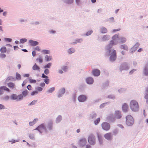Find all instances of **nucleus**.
I'll return each instance as SVG.
<instances>
[{
  "mask_svg": "<svg viewBox=\"0 0 148 148\" xmlns=\"http://www.w3.org/2000/svg\"><path fill=\"white\" fill-rule=\"evenodd\" d=\"M137 69H134L131 70L130 71L129 73L130 75H132L134 72L136 71Z\"/></svg>",
  "mask_w": 148,
  "mask_h": 148,
  "instance_id": "338daca9",
  "label": "nucleus"
},
{
  "mask_svg": "<svg viewBox=\"0 0 148 148\" xmlns=\"http://www.w3.org/2000/svg\"><path fill=\"white\" fill-rule=\"evenodd\" d=\"M130 68V64L127 62H123L119 67L120 71L122 72L123 71H127Z\"/></svg>",
  "mask_w": 148,
  "mask_h": 148,
  "instance_id": "39448f33",
  "label": "nucleus"
},
{
  "mask_svg": "<svg viewBox=\"0 0 148 148\" xmlns=\"http://www.w3.org/2000/svg\"><path fill=\"white\" fill-rule=\"evenodd\" d=\"M62 69L64 72L67 71L68 69V67L66 66H63L61 67Z\"/></svg>",
  "mask_w": 148,
  "mask_h": 148,
  "instance_id": "864d4df0",
  "label": "nucleus"
},
{
  "mask_svg": "<svg viewBox=\"0 0 148 148\" xmlns=\"http://www.w3.org/2000/svg\"><path fill=\"white\" fill-rule=\"evenodd\" d=\"M87 99V97L84 95H81L78 97V101L80 102H84Z\"/></svg>",
  "mask_w": 148,
  "mask_h": 148,
  "instance_id": "9d476101",
  "label": "nucleus"
},
{
  "mask_svg": "<svg viewBox=\"0 0 148 148\" xmlns=\"http://www.w3.org/2000/svg\"><path fill=\"white\" fill-rule=\"evenodd\" d=\"M64 4L67 5H71L74 2V0H61Z\"/></svg>",
  "mask_w": 148,
  "mask_h": 148,
  "instance_id": "f3484780",
  "label": "nucleus"
},
{
  "mask_svg": "<svg viewBox=\"0 0 148 148\" xmlns=\"http://www.w3.org/2000/svg\"><path fill=\"white\" fill-rule=\"evenodd\" d=\"M108 21L110 23H113L114 22V17H112L109 18Z\"/></svg>",
  "mask_w": 148,
  "mask_h": 148,
  "instance_id": "49530a36",
  "label": "nucleus"
},
{
  "mask_svg": "<svg viewBox=\"0 0 148 148\" xmlns=\"http://www.w3.org/2000/svg\"><path fill=\"white\" fill-rule=\"evenodd\" d=\"M75 4L77 5H79L81 3V0H75Z\"/></svg>",
  "mask_w": 148,
  "mask_h": 148,
  "instance_id": "13d9d810",
  "label": "nucleus"
},
{
  "mask_svg": "<svg viewBox=\"0 0 148 148\" xmlns=\"http://www.w3.org/2000/svg\"><path fill=\"white\" fill-rule=\"evenodd\" d=\"M126 90V89L125 88H121L118 89V91L119 93H121L125 92Z\"/></svg>",
  "mask_w": 148,
  "mask_h": 148,
  "instance_id": "ea45409f",
  "label": "nucleus"
},
{
  "mask_svg": "<svg viewBox=\"0 0 148 148\" xmlns=\"http://www.w3.org/2000/svg\"><path fill=\"white\" fill-rule=\"evenodd\" d=\"M51 64V63H49L46 65H45L44 67V69H47V68H49L50 67Z\"/></svg>",
  "mask_w": 148,
  "mask_h": 148,
  "instance_id": "5fc2aeb1",
  "label": "nucleus"
},
{
  "mask_svg": "<svg viewBox=\"0 0 148 148\" xmlns=\"http://www.w3.org/2000/svg\"><path fill=\"white\" fill-rule=\"evenodd\" d=\"M76 50L73 47L67 50V52L69 54L71 55L75 52Z\"/></svg>",
  "mask_w": 148,
  "mask_h": 148,
  "instance_id": "393cba45",
  "label": "nucleus"
},
{
  "mask_svg": "<svg viewBox=\"0 0 148 148\" xmlns=\"http://www.w3.org/2000/svg\"><path fill=\"white\" fill-rule=\"evenodd\" d=\"M44 81L46 84H48L49 83V79L48 78H45L44 79Z\"/></svg>",
  "mask_w": 148,
  "mask_h": 148,
  "instance_id": "0e129e2a",
  "label": "nucleus"
},
{
  "mask_svg": "<svg viewBox=\"0 0 148 148\" xmlns=\"http://www.w3.org/2000/svg\"><path fill=\"white\" fill-rule=\"evenodd\" d=\"M86 83L88 84H92L94 82V79L92 77H88L86 78Z\"/></svg>",
  "mask_w": 148,
  "mask_h": 148,
  "instance_id": "a211bd4d",
  "label": "nucleus"
},
{
  "mask_svg": "<svg viewBox=\"0 0 148 148\" xmlns=\"http://www.w3.org/2000/svg\"><path fill=\"white\" fill-rule=\"evenodd\" d=\"M119 43L121 44L125 43L126 41V39L123 37H121L119 38Z\"/></svg>",
  "mask_w": 148,
  "mask_h": 148,
  "instance_id": "b1692460",
  "label": "nucleus"
},
{
  "mask_svg": "<svg viewBox=\"0 0 148 148\" xmlns=\"http://www.w3.org/2000/svg\"><path fill=\"white\" fill-rule=\"evenodd\" d=\"M4 39L5 41H7L9 42H11L12 41V39L10 38H5Z\"/></svg>",
  "mask_w": 148,
  "mask_h": 148,
  "instance_id": "774afa93",
  "label": "nucleus"
},
{
  "mask_svg": "<svg viewBox=\"0 0 148 148\" xmlns=\"http://www.w3.org/2000/svg\"><path fill=\"white\" fill-rule=\"evenodd\" d=\"M37 100H34L28 104V106H31L35 105L37 102Z\"/></svg>",
  "mask_w": 148,
  "mask_h": 148,
  "instance_id": "09e8293b",
  "label": "nucleus"
},
{
  "mask_svg": "<svg viewBox=\"0 0 148 148\" xmlns=\"http://www.w3.org/2000/svg\"><path fill=\"white\" fill-rule=\"evenodd\" d=\"M112 48H109L105 47V50L106 52L105 55L106 56H110L109 60L112 62H113L115 61L117 58L116 52V50L114 49H112Z\"/></svg>",
  "mask_w": 148,
  "mask_h": 148,
  "instance_id": "f03ea898",
  "label": "nucleus"
},
{
  "mask_svg": "<svg viewBox=\"0 0 148 148\" xmlns=\"http://www.w3.org/2000/svg\"><path fill=\"white\" fill-rule=\"evenodd\" d=\"M27 41V39L25 38H23L21 39L20 40V43H24Z\"/></svg>",
  "mask_w": 148,
  "mask_h": 148,
  "instance_id": "8fccbe9b",
  "label": "nucleus"
},
{
  "mask_svg": "<svg viewBox=\"0 0 148 148\" xmlns=\"http://www.w3.org/2000/svg\"><path fill=\"white\" fill-rule=\"evenodd\" d=\"M122 108L123 111L124 112L126 113L128 111V106L126 103H125L122 105Z\"/></svg>",
  "mask_w": 148,
  "mask_h": 148,
  "instance_id": "6ab92c4d",
  "label": "nucleus"
},
{
  "mask_svg": "<svg viewBox=\"0 0 148 148\" xmlns=\"http://www.w3.org/2000/svg\"><path fill=\"white\" fill-rule=\"evenodd\" d=\"M65 92V89L64 88H62L60 89L58 92L57 97L58 98L62 97Z\"/></svg>",
  "mask_w": 148,
  "mask_h": 148,
  "instance_id": "f8f14e48",
  "label": "nucleus"
},
{
  "mask_svg": "<svg viewBox=\"0 0 148 148\" xmlns=\"http://www.w3.org/2000/svg\"><path fill=\"white\" fill-rule=\"evenodd\" d=\"M36 60L38 61L40 63H42L43 62V60L41 56H39L38 58H37L36 59Z\"/></svg>",
  "mask_w": 148,
  "mask_h": 148,
  "instance_id": "de8ad7c7",
  "label": "nucleus"
},
{
  "mask_svg": "<svg viewBox=\"0 0 148 148\" xmlns=\"http://www.w3.org/2000/svg\"><path fill=\"white\" fill-rule=\"evenodd\" d=\"M143 73L145 76H148V63L145 64L144 67Z\"/></svg>",
  "mask_w": 148,
  "mask_h": 148,
  "instance_id": "aec40b11",
  "label": "nucleus"
},
{
  "mask_svg": "<svg viewBox=\"0 0 148 148\" xmlns=\"http://www.w3.org/2000/svg\"><path fill=\"white\" fill-rule=\"evenodd\" d=\"M62 120V116L61 115H58L56 119V122L57 123H59Z\"/></svg>",
  "mask_w": 148,
  "mask_h": 148,
  "instance_id": "2f4dec72",
  "label": "nucleus"
},
{
  "mask_svg": "<svg viewBox=\"0 0 148 148\" xmlns=\"http://www.w3.org/2000/svg\"><path fill=\"white\" fill-rule=\"evenodd\" d=\"M109 81L107 80L103 84L102 87L103 88L107 87L109 85Z\"/></svg>",
  "mask_w": 148,
  "mask_h": 148,
  "instance_id": "473e14b6",
  "label": "nucleus"
},
{
  "mask_svg": "<svg viewBox=\"0 0 148 148\" xmlns=\"http://www.w3.org/2000/svg\"><path fill=\"white\" fill-rule=\"evenodd\" d=\"M88 140L89 143L91 145H94L96 144V140L95 136L93 134H90L88 137Z\"/></svg>",
  "mask_w": 148,
  "mask_h": 148,
  "instance_id": "6e6552de",
  "label": "nucleus"
},
{
  "mask_svg": "<svg viewBox=\"0 0 148 148\" xmlns=\"http://www.w3.org/2000/svg\"><path fill=\"white\" fill-rule=\"evenodd\" d=\"M119 48L121 49H123L126 51L128 50V48L127 45L125 44L119 46Z\"/></svg>",
  "mask_w": 148,
  "mask_h": 148,
  "instance_id": "c85d7f7f",
  "label": "nucleus"
},
{
  "mask_svg": "<svg viewBox=\"0 0 148 148\" xmlns=\"http://www.w3.org/2000/svg\"><path fill=\"white\" fill-rule=\"evenodd\" d=\"M97 116L96 113L94 112H92L90 114L89 119H94Z\"/></svg>",
  "mask_w": 148,
  "mask_h": 148,
  "instance_id": "5701e85b",
  "label": "nucleus"
},
{
  "mask_svg": "<svg viewBox=\"0 0 148 148\" xmlns=\"http://www.w3.org/2000/svg\"><path fill=\"white\" fill-rule=\"evenodd\" d=\"M0 51L1 53H4L7 51V49L5 47H2L1 48Z\"/></svg>",
  "mask_w": 148,
  "mask_h": 148,
  "instance_id": "e433bc0d",
  "label": "nucleus"
},
{
  "mask_svg": "<svg viewBox=\"0 0 148 148\" xmlns=\"http://www.w3.org/2000/svg\"><path fill=\"white\" fill-rule=\"evenodd\" d=\"M110 102L108 101L106 103H104L101 104L99 106V107L100 108H103L104 107L106 106L107 105H108L110 104Z\"/></svg>",
  "mask_w": 148,
  "mask_h": 148,
  "instance_id": "f704fd0d",
  "label": "nucleus"
},
{
  "mask_svg": "<svg viewBox=\"0 0 148 148\" xmlns=\"http://www.w3.org/2000/svg\"><path fill=\"white\" fill-rule=\"evenodd\" d=\"M15 80V78L14 77H13L11 76H9L8 77V78L6 79V82H9V81H13Z\"/></svg>",
  "mask_w": 148,
  "mask_h": 148,
  "instance_id": "72a5a7b5",
  "label": "nucleus"
},
{
  "mask_svg": "<svg viewBox=\"0 0 148 148\" xmlns=\"http://www.w3.org/2000/svg\"><path fill=\"white\" fill-rule=\"evenodd\" d=\"M45 59L47 62L51 61L52 59V57L51 56H48V55H46L45 57Z\"/></svg>",
  "mask_w": 148,
  "mask_h": 148,
  "instance_id": "4c0bfd02",
  "label": "nucleus"
},
{
  "mask_svg": "<svg viewBox=\"0 0 148 148\" xmlns=\"http://www.w3.org/2000/svg\"><path fill=\"white\" fill-rule=\"evenodd\" d=\"M119 132V130L117 128L114 129L112 132L114 136L116 135Z\"/></svg>",
  "mask_w": 148,
  "mask_h": 148,
  "instance_id": "c03bdc74",
  "label": "nucleus"
},
{
  "mask_svg": "<svg viewBox=\"0 0 148 148\" xmlns=\"http://www.w3.org/2000/svg\"><path fill=\"white\" fill-rule=\"evenodd\" d=\"M119 38L118 34H116L114 35L112 37V40L110 41V43L106 45L105 47L112 48L113 45H116L117 44L118 42L117 40Z\"/></svg>",
  "mask_w": 148,
  "mask_h": 148,
  "instance_id": "7ed1b4c3",
  "label": "nucleus"
},
{
  "mask_svg": "<svg viewBox=\"0 0 148 148\" xmlns=\"http://www.w3.org/2000/svg\"><path fill=\"white\" fill-rule=\"evenodd\" d=\"M28 91L27 90H26L24 91H23L22 92V95H23V97H26L28 93Z\"/></svg>",
  "mask_w": 148,
  "mask_h": 148,
  "instance_id": "a18cd8bd",
  "label": "nucleus"
},
{
  "mask_svg": "<svg viewBox=\"0 0 148 148\" xmlns=\"http://www.w3.org/2000/svg\"><path fill=\"white\" fill-rule=\"evenodd\" d=\"M144 98L146 100V103L147 104H148V94L145 95Z\"/></svg>",
  "mask_w": 148,
  "mask_h": 148,
  "instance_id": "69168bd1",
  "label": "nucleus"
},
{
  "mask_svg": "<svg viewBox=\"0 0 148 148\" xmlns=\"http://www.w3.org/2000/svg\"><path fill=\"white\" fill-rule=\"evenodd\" d=\"M130 107L131 110L134 112H137L139 109L138 102L135 100L131 101L130 104Z\"/></svg>",
  "mask_w": 148,
  "mask_h": 148,
  "instance_id": "20e7f679",
  "label": "nucleus"
},
{
  "mask_svg": "<svg viewBox=\"0 0 148 148\" xmlns=\"http://www.w3.org/2000/svg\"><path fill=\"white\" fill-rule=\"evenodd\" d=\"M38 92L37 90H35L33 91L31 93V95L32 96H34V95H37L38 94Z\"/></svg>",
  "mask_w": 148,
  "mask_h": 148,
  "instance_id": "bf43d9fd",
  "label": "nucleus"
},
{
  "mask_svg": "<svg viewBox=\"0 0 148 148\" xmlns=\"http://www.w3.org/2000/svg\"><path fill=\"white\" fill-rule=\"evenodd\" d=\"M140 46V44L139 42H136L133 46L136 49H137Z\"/></svg>",
  "mask_w": 148,
  "mask_h": 148,
  "instance_id": "e2e57ef3",
  "label": "nucleus"
},
{
  "mask_svg": "<svg viewBox=\"0 0 148 148\" xmlns=\"http://www.w3.org/2000/svg\"><path fill=\"white\" fill-rule=\"evenodd\" d=\"M55 90V87H51L50 88V89H48L47 92L48 93H51L53 92Z\"/></svg>",
  "mask_w": 148,
  "mask_h": 148,
  "instance_id": "58836bf2",
  "label": "nucleus"
},
{
  "mask_svg": "<svg viewBox=\"0 0 148 148\" xmlns=\"http://www.w3.org/2000/svg\"><path fill=\"white\" fill-rule=\"evenodd\" d=\"M18 140H15L14 139H12L11 140H9V142H10L11 143V144L14 143L16 142H18Z\"/></svg>",
  "mask_w": 148,
  "mask_h": 148,
  "instance_id": "052dcab7",
  "label": "nucleus"
},
{
  "mask_svg": "<svg viewBox=\"0 0 148 148\" xmlns=\"http://www.w3.org/2000/svg\"><path fill=\"white\" fill-rule=\"evenodd\" d=\"M87 143L86 139L85 138H82L80 139L79 141V144L81 147L85 146Z\"/></svg>",
  "mask_w": 148,
  "mask_h": 148,
  "instance_id": "ddd939ff",
  "label": "nucleus"
},
{
  "mask_svg": "<svg viewBox=\"0 0 148 148\" xmlns=\"http://www.w3.org/2000/svg\"><path fill=\"white\" fill-rule=\"evenodd\" d=\"M105 138L108 140H111L113 138V135L111 132H109L104 134Z\"/></svg>",
  "mask_w": 148,
  "mask_h": 148,
  "instance_id": "9b49d317",
  "label": "nucleus"
},
{
  "mask_svg": "<svg viewBox=\"0 0 148 148\" xmlns=\"http://www.w3.org/2000/svg\"><path fill=\"white\" fill-rule=\"evenodd\" d=\"M41 52L45 54H49L50 53V51L49 50H43L41 51Z\"/></svg>",
  "mask_w": 148,
  "mask_h": 148,
  "instance_id": "37998d69",
  "label": "nucleus"
},
{
  "mask_svg": "<svg viewBox=\"0 0 148 148\" xmlns=\"http://www.w3.org/2000/svg\"><path fill=\"white\" fill-rule=\"evenodd\" d=\"M115 115L116 118L117 119H120L122 117L121 112L119 110H117L115 111Z\"/></svg>",
  "mask_w": 148,
  "mask_h": 148,
  "instance_id": "412c9836",
  "label": "nucleus"
},
{
  "mask_svg": "<svg viewBox=\"0 0 148 148\" xmlns=\"http://www.w3.org/2000/svg\"><path fill=\"white\" fill-rule=\"evenodd\" d=\"M134 121L132 116L131 115H128L126 117V123L127 125L131 126L134 124Z\"/></svg>",
  "mask_w": 148,
  "mask_h": 148,
  "instance_id": "0eeeda50",
  "label": "nucleus"
},
{
  "mask_svg": "<svg viewBox=\"0 0 148 148\" xmlns=\"http://www.w3.org/2000/svg\"><path fill=\"white\" fill-rule=\"evenodd\" d=\"M110 38V36L109 35L106 34L103 36L101 39V42L106 41L109 40Z\"/></svg>",
  "mask_w": 148,
  "mask_h": 148,
  "instance_id": "dca6fc26",
  "label": "nucleus"
},
{
  "mask_svg": "<svg viewBox=\"0 0 148 148\" xmlns=\"http://www.w3.org/2000/svg\"><path fill=\"white\" fill-rule=\"evenodd\" d=\"M102 129L105 131H108L110 128V124L107 122H104L101 125Z\"/></svg>",
  "mask_w": 148,
  "mask_h": 148,
  "instance_id": "1a4fd4ad",
  "label": "nucleus"
},
{
  "mask_svg": "<svg viewBox=\"0 0 148 148\" xmlns=\"http://www.w3.org/2000/svg\"><path fill=\"white\" fill-rule=\"evenodd\" d=\"M108 121L110 122H113L115 121V118L114 116L110 115L107 118Z\"/></svg>",
  "mask_w": 148,
  "mask_h": 148,
  "instance_id": "cd10ccee",
  "label": "nucleus"
},
{
  "mask_svg": "<svg viewBox=\"0 0 148 148\" xmlns=\"http://www.w3.org/2000/svg\"><path fill=\"white\" fill-rule=\"evenodd\" d=\"M108 98L111 99H115V95H108L107 97Z\"/></svg>",
  "mask_w": 148,
  "mask_h": 148,
  "instance_id": "4d7b16f0",
  "label": "nucleus"
},
{
  "mask_svg": "<svg viewBox=\"0 0 148 148\" xmlns=\"http://www.w3.org/2000/svg\"><path fill=\"white\" fill-rule=\"evenodd\" d=\"M10 98L11 100H15L16 101H18L23 100V97L21 94L17 95L16 94H14L11 95Z\"/></svg>",
  "mask_w": 148,
  "mask_h": 148,
  "instance_id": "423d86ee",
  "label": "nucleus"
},
{
  "mask_svg": "<svg viewBox=\"0 0 148 148\" xmlns=\"http://www.w3.org/2000/svg\"><path fill=\"white\" fill-rule=\"evenodd\" d=\"M93 32L92 30H91L87 32L86 34H85L84 36H88L90 35Z\"/></svg>",
  "mask_w": 148,
  "mask_h": 148,
  "instance_id": "a19ab883",
  "label": "nucleus"
},
{
  "mask_svg": "<svg viewBox=\"0 0 148 148\" xmlns=\"http://www.w3.org/2000/svg\"><path fill=\"white\" fill-rule=\"evenodd\" d=\"M100 32L102 34L106 33L108 32L107 28L103 26H102L100 27Z\"/></svg>",
  "mask_w": 148,
  "mask_h": 148,
  "instance_id": "a878e982",
  "label": "nucleus"
},
{
  "mask_svg": "<svg viewBox=\"0 0 148 148\" xmlns=\"http://www.w3.org/2000/svg\"><path fill=\"white\" fill-rule=\"evenodd\" d=\"M7 85L9 88L12 89L15 88V84L13 82H11L8 83Z\"/></svg>",
  "mask_w": 148,
  "mask_h": 148,
  "instance_id": "c756f323",
  "label": "nucleus"
},
{
  "mask_svg": "<svg viewBox=\"0 0 148 148\" xmlns=\"http://www.w3.org/2000/svg\"><path fill=\"white\" fill-rule=\"evenodd\" d=\"M83 39L82 38L76 39L75 40V41L71 42V44L72 45H76L77 42H82L83 41Z\"/></svg>",
  "mask_w": 148,
  "mask_h": 148,
  "instance_id": "bb28decb",
  "label": "nucleus"
},
{
  "mask_svg": "<svg viewBox=\"0 0 148 148\" xmlns=\"http://www.w3.org/2000/svg\"><path fill=\"white\" fill-rule=\"evenodd\" d=\"M32 69L34 71H40V68L36 63H35L32 67Z\"/></svg>",
  "mask_w": 148,
  "mask_h": 148,
  "instance_id": "7c9ffc66",
  "label": "nucleus"
},
{
  "mask_svg": "<svg viewBox=\"0 0 148 148\" xmlns=\"http://www.w3.org/2000/svg\"><path fill=\"white\" fill-rule=\"evenodd\" d=\"M29 137L30 139L34 140L35 139L34 135L32 134H30L29 135Z\"/></svg>",
  "mask_w": 148,
  "mask_h": 148,
  "instance_id": "6e6d98bb",
  "label": "nucleus"
},
{
  "mask_svg": "<svg viewBox=\"0 0 148 148\" xmlns=\"http://www.w3.org/2000/svg\"><path fill=\"white\" fill-rule=\"evenodd\" d=\"M136 49L134 46H133L130 49V51L131 53H133L136 50Z\"/></svg>",
  "mask_w": 148,
  "mask_h": 148,
  "instance_id": "603ef678",
  "label": "nucleus"
},
{
  "mask_svg": "<svg viewBox=\"0 0 148 148\" xmlns=\"http://www.w3.org/2000/svg\"><path fill=\"white\" fill-rule=\"evenodd\" d=\"M29 42L30 44V45L32 46H36L39 44V42H38L34 41L31 39L29 40Z\"/></svg>",
  "mask_w": 148,
  "mask_h": 148,
  "instance_id": "4be33fe9",
  "label": "nucleus"
},
{
  "mask_svg": "<svg viewBox=\"0 0 148 148\" xmlns=\"http://www.w3.org/2000/svg\"><path fill=\"white\" fill-rule=\"evenodd\" d=\"M100 120V119L99 117L97 118L95 121L94 124L95 125H97L99 122Z\"/></svg>",
  "mask_w": 148,
  "mask_h": 148,
  "instance_id": "3c124183",
  "label": "nucleus"
},
{
  "mask_svg": "<svg viewBox=\"0 0 148 148\" xmlns=\"http://www.w3.org/2000/svg\"><path fill=\"white\" fill-rule=\"evenodd\" d=\"M44 73L45 74L47 75L49 73V71L48 69H45L44 71Z\"/></svg>",
  "mask_w": 148,
  "mask_h": 148,
  "instance_id": "680f3d73",
  "label": "nucleus"
},
{
  "mask_svg": "<svg viewBox=\"0 0 148 148\" xmlns=\"http://www.w3.org/2000/svg\"><path fill=\"white\" fill-rule=\"evenodd\" d=\"M16 78L18 80H20L21 79V75L17 72H16Z\"/></svg>",
  "mask_w": 148,
  "mask_h": 148,
  "instance_id": "79ce46f5",
  "label": "nucleus"
},
{
  "mask_svg": "<svg viewBox=\"0 0 148 148\" xmlns=\"http://www.w3.org/2000/svg\"><path fill=\"white\" fill-rule=\"evenodd\" d=\"M0 90H5L6 91L8 92H10V90L9 89L7 88L6 86H2L0 87Z\"/></svg>",
  "mask_w": 148,
  "mask_h": 148,
  "instance_id": "c9c22d12",
  "label": "nucleus"
},
{
  "mask_svg": "<svg viewBox=\"0 0 148 148\" xmlns=\"http://www.w3.org/2000/svg\"><path fill=\"white\" fill-rule=\"evenodd\" d=\"M53 122L50 120L47 122V124L45 122L43 123L38 125L34 130H37L40 134H42L43 130L46 134H47L48 131L51 132L53 129Z\"/></svg>",
  "mask_w": 148,
  "mask_h": 148,
  "instance_id": "f257e3e1",
  "label": "nucleus"
},
{
  "mask_svg": "<svg viewBox=\"0 0 148 148\" xmlns=\"http://www.w3.org/2000/svg\"><path fill=\"white\" fill-rule=\"evenodd\" d=\"M97 138L99 142V144L100 146H102L103 145V137L100 134L97 133Z\"/></svg>",
  "mask_w": 148,
  "mask_h": 148,
  "instance_id": "4468645a",
  "label": "nucleus"
},
{
  "mask_svg": "<svg viewBox=\"0 0 148 148\" xmlns=\"http://www.w3.org/2000/svg\"><path fill=\"white\" fill-rule=\"evenodd\" d=\"M100 71L98 69H93L92 71V75L98 77L100 74Z\"/></svg>",
  "mask_w": 148,
  "mask_h": 148,
  "instance_id": "2eb2a0df",
  "label": "nucleus"
}]
</instances>
